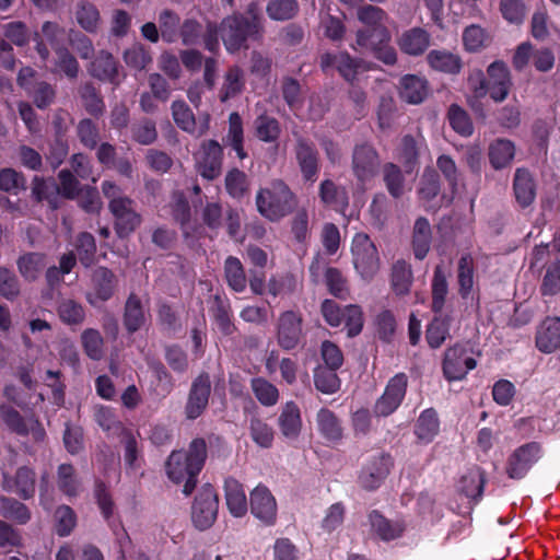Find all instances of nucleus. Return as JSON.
<instances>
[{
    "instance_id": "obj_1",
    "label": "nucleus",
    "mask_w": 560,
    "mask_h": 560,
    "mask_svg": "<svg viewBox=\"0 0 560 560\" xmlns=\"http://www.w3.org/2000/svg\"><path fill=\"white\" fill-rule=\"evenodd\" d=\"M207 457V445L203 439H195L187 452L174 451L166 462L170 479L178 483L185 481L184 493L190 494L196 487V476L200 472Z\"/></svg>"
},
{
    "instance_id": "obj_2",
    "label": "nucleus",
    "mask_w": 560,
    "mask_h": 560,
    "mask_svg": "<svg viewBox=\"0 0 560 560\" xmlns=\"http://www.w3.org/2000/svg\"><path fill=\"white\" fill-rule=\"evenodd\" d=\"M298 197L282 179H273L256 195L258 212L271 222H279L293 212Z\"/></svg>"
},
{
    "instance_id": "obj_3",
    "label": "nucleus",
    "mask_w": 560,
    "mask_h": 560,
    "mask_svg": "<svg viewBox=\"0 0 560 560\" xmlns=\"http://www.w3.org/2000/svg\"><path fill=\"white\" fill-rule=\"evenodd\" d=\"M102 192L109 200L108 208L115 218L116 232L119 236L129 235L141 222L133 200L125 196L121 188L110 180L103 182Z\"/></svg>"
},
{
    "instance_id": "obj_4",
    "label": "nucleus",
    "mask_w": 560,
    "mask_h": 560,
    "mask_svg": "<svg viewBox=\"0 0 560 560\" xmlns=\"http://www.w3.org/2000/svg\"><path fill=\"white\" fill-rule=\"evenodd\" d=\"M358 20L369 28L357 32L355 46L353 48H375L380 44L388 43L390 35L386 23L387 13L380 7L364 4L357 11Z\"/></svg>"
},
{
    "instance_id": "obj_5",
    "label": "nucleus",
    "mask_w": 560,
    "mask_h": 560,
    "mask_svg": "<svg viewBox=\"0 0 560 560\" xmlns=\"http://www.w3.org/2000/svg\"><path fill=\"white\" fill-rule=\"evenodd\" d=\"M352 262L365 280L373 279L381 269V258L375 244L365 233L354 235L351 245Z\"/></svg>"
},
{
    "instance_id": "obj_6",
    "label": "nucleus",
    "mask_w": 560,
    "mask_h": 560,
    "mask_svg": "<svg viewBox=\"0 0 560 560\" xmlns=\"http://www.w3.org/2000/svg\"><path fill=\"white\" fill-rule=\"evenodd\" d=\"M180 16L172 9H163L159 12L158 24L154 22L144 23L141 35L152 44L162 39L166 44H174L179 39Z\"/></svg>"
},
{
    "instance_id": "obj_7",
    "label": "nucleus",
    "mask_w": 560,
    "mask_h": 560,
    "mask_svg": "<svg viewBox=\"0 0 560 560\" xmlns=\"http://www.w3.org/2000/svg\"><path fill=\"white\" fill-rule=\"evenodd\" d=\"M541 445L538 442H528L515 448L508 457L505 472L511 479H522L528 470L540 459Z\"/></svg>"
},
{
    "instance_id": "obj_8",
    "label": "nucleus",
    "mask_w": 560,
    "mask_h": 560,
    "mask_svg": "<svg viewBox=\"0 0 560 560\" xmlns=\"http://www.w3.org/2000/svg\"><path fill=\"white\" fill-rule=\"evenodd\" d=\"M219 501L213 487L207 485L198 493L191 508L194 525L205 530L210 528L218 515Z\"/></svg>"
},
{
    "instance_id": "obj_9",
    "label": "nucleus",
    "mask_w": 560,
    "mask_h": 560,
    "mask_svg": "<svg viewBox=\"0 0 560 560\" xmlns=\"http://www.w3.org/2000/svg\"><path fill=\"white\" fill-rule=\"evenodd\" d=\"M381 160L370 144L355 145L352 153V172L361 185L372 180L378 173Z\"/></svg>"
},
{
    "instance_id": "obj_10",
    "label": "nucleus",
    "mask_w": 560,
    "mask_h": 560,
    "mask_svg": "<svg viewBox=\"0 0 560 560\" xmlns=\"http://www.w3.org/2000/svg\"><path fill=\"white\" fill-rule=\"evenodd\" d=\"M408 386V378L404 373L392 377L384 394L376 400L374 413L380 417L392 415L401 404Z\"/></svg>"
},
{
    "instance_id": "obj_11",
    "label": "nucleus",
    "mask_w": 560,
    "mask_h": 560,
    "mask_svg": "<svg viewBox=\"0 0 560 560\" xmlns=\"http://www.w3.org/2000/svg\"><path fill=\"white\" fill-rule=\"evenodd\" d=\"M220 36L229 51H237L245 46L248 37L258 38L243 21L242 14H233L223 19Z\"/></svg>"
},
{
    "instance_id": "obj_12",
    "label": "nucleus",
    "mask_w": 560,
    "mask_h": 560,
    "mask_svg": "<svg viewBox=\"0 0 560 560\" xmlns=\"http://www.w3.org/2000/svg\"><path fill=\"white\" fill-rule=\"evenodd\" d=\"M476 368L474 358L467 355L462 345H454L446 349L443 360V373L448 381L462 380L468 371Z\"/></svg>"
},
{
    "instance_id": "obj_13",
    "label": "nucleus",
    "mask_w": 560,
    "mask_h": 560,
    "mask_svg": "<svg viewBox=\"0 0 560 560\" xmlns=\"http://www.w3.org/2000/svg\"><path fill=\"white\" fill-rule=\"evenodd\" d=\"M222 147L214 140L205 141L196 156L198 173L209 180L219 177L222 171Z\"/></svg>"
},
{
    "instance_id": "obj_14",
    "label": "nucleus",
    "mask_w": 560,
    "mask_h": 560,
    "mask_svg": "<svg viewBox=\"0 0 560 560\" xmlns=\"http://www.w3.org/2000/svg\"><path fill=\"white\" fill-rule=\"evenodd\" d=\"M302 315L294 311L280 314L277 326V338L280 347L285 350L294 349L302 337Z\"/></svg>"
},
{
    "instance_id": "obj_15",
    "label": "nucleus",
    "mask_w": 560,
    "mask_h": 560,
    "mask_svg": "<svg viewBox=\"0 0 560 560\" xmlns=\"http://www.w3.org/2000/svg\"><path fill=\"white\" fill-rule=\"evenodd\" d=\"M211 393V381L208 374H200L191 384L185 415L187 419L194 420L200 417L206 410Z\"/></svg>"
},
{
    "instance_id": "obj_16",
    "label": "nucleus",
    "mask_w": 560,
    "mask_h": 560,
    "mask_svg": "<svg viewBox=\"0 0 560 560\" xmlns=\"http://www.w3.org/2000/svg\"><path fill=\"white\" fill-rule=\"evenodd\" d=\"M294 155L303 178L307 182H315L319 171V156L314 143L303 137H298Z\"/></svg>"
},
{
    "instance_id": "obj_17",
    "label": "nucleus",
    "mask_w": 560,
    "mask_h": 560,
    "mask_svg": "<svg viewBox=\"0 0 560 560\" xmlns=\"http://www.w3.org/2000/svg\"><path fill=\"white\" fill-rule=\"evenodd\" d=\"M250 511L255 517L266 525H272L277 518V503L271 492L264 486L250 492Z\"/></svg>"
},
{
    "instance_id": "obj_18",
    "label": "nucleus",
    "mask_w": 560,
    "mask_h": 560,
    "mask_svg": "<svg viewBox=\"0 0 560 560\" xmlns=\"http://www.w3.org/2000/svg\"><path fill=\"white\" fill-rule=\"evenodd\" d=\"M488 93L494 102H502L506 98L512 86L511 73L503 61L492 62L488 69Z\"/></svg>"
},
{
    "instance_id": "obj_19",
    "label": "nucleus",
    "mask_w": 560,
    "mask_h": 560,
    "mask_svg": "<svg viewBox=\"0 0 560 560\" xmlns=\"http://www.w3.org/2000/svg\"><path fill=\"white\" fill-rule=\"evenodd\" d=\"M36 475L27 466L16 469L13 476L3 474L2 487L4 490L15 493L22 499H30L35 493Z\"/></svg>"
},
{
    "instance_id": "obj_20",
    "label": "nucleus",
    "mask_w": 560,
    "mask_h": 560,
    "mask_svg": "<svg viewBox=\"0 0 560 560\" xmlns=\"http://www.w3.org/2000/svg\"><path fill=\"white\" fill-rule=\"evenodd\" d=\"M92 292L88 293L86 300L95 305L97 302L109 300L116 288L115 275L104 267L96 268L92 273Z\"/></svg>"
},
{
    "instance_id": "obj_21",
    "label": "nucleus",
    "mask_w": 560,
    "mask_h": 560,
    "mask_svg": "<svg viewBox=\"0 0 560 560\" xmlns=\"http://www.w3.org/2000/svg\"><path fill=\"white\" fill-rule=\"evenodd\" d=\"M277 423L284 439L298 440L303 428L302 413L298 404L292 400L283 404Z\"/></svg>"
},
{
    "instance_id": "obj_22",
    "label": "nucleus",
    "mask_w": 560,
    "mask_h": 560,
    "mask_svg": "<svg viewBox=\"0 0 560 560\" xmlns=\"http://www.w3.org/2000/svg\"><path fill=\"white\" fill-rule=\"evenodd\" d=\"M392 458L381 454L374 457L360 475V483L364 489L374 490L389 474Z\"/></svg>"
},
{
    "instance_id": "obj_23",
    "label": "nucleus",
    "mask_w": 560,
    "mask_h": 560,
    "mask_svg": "<svg viewBox=\"0 0 560 560\" xmlns=\"http://www.w3.org/2000/svg\"><path fill=\"white\" fill-rule=\"evenodd\" d=\"M513 191L517 203L525 208L536 197V183L532 173L523 167L516 168L513 177Z\"/></svg>"
},
{
    "instance_id": "obj_24",
    "label": "nucleus",
    "mask_w": 560,
    "mask_h": 560,
    "mask_svg": "<svg viewBox=\"0 0 560 560\" xmlns=\"http://www.w3.org/2000/svg\"><path fill=\"white\" fill-rule=\"evenodd\" d=\"M515 153L514 142L504 138L494 139L488 147L489 163L495 171L510 167Z\"/></svg>"
},
{
    "instance_id": "obj_25",
    "label": "nucleus",
    "mask_w": 560,
    "mask_h": 560,
    "mask_svg": "<svg viewBox=\"0 0 560 560\" xmlns=\"http://www.w3.org/2000/svg\"><path fill=\"white\" fill-rule=\"evenodd\" d=\"M536 346L545 353H551L560 346V319L558 317H548L540 324L536 332Z\"/></svg>"
},
{
    "instance_id": "obj_26",
    "label": "nucleus",
    "mask_w": 560,
    "mask_h": 560,
    "mask_svg": "<svg viewBox=\"0 0 560 560\" xmlns=\"http://www.w3.org/2000/svg\"><path fill=\"white\" fill-rule=\"evenodd\" d=\"M65 36V30L57 23L45 22L40 30V39L36 45V50L40 58L43 60H46L48 58L49 49L47 48V45H49L56 51H58V49H62Z\"/></svg>"
},
{
    "instance_id": "obj_27",
    "label": "nucleus",
    "mask_w": 560,
    "mask_h": 560,
    "mask_svg": "<svg viewBox=\"0 0 560 560\" xmlns=\"http://www.w3.org/2000/svg\"><path fill=\"white\" fill-rule=\"evenodd\" d=\"M171 108L173 119L180 129L197 137H201L206 133L208 129V122L206 121L200 126H197L192 112L184 101H174Z\"/></svg>"
},
{
    "instance_id": "obj_28",
    "label": "nucleus",
    "mask_w": 560,
    "mask_h": 560,
    "mask_svg": "<svg viewBox=\"0 0 560 560\" xmlns=\"http://www.w3.org/2000/svg\"><path fill=\"white\" fill-rule=\"evenodd\" d=\"M89 72L102 81L115 83L118 78V62L110 52L101 50L91 62Z\"/></svg>"
},
{
    "instance_id": "obj_29",
    "label": "nucleus",
    "mask_w": 560,
    "mask_h": 560,
    "mask_svg": "<svg viewBox=\"0 0 560 560\" xmlns=\"http://www.w3.org/2000/svg\"><path fill=\"white\" fill-rule=\"evenodd\" d=\"M432 241V230L425 218H418L415 222L411 235V247L417 259L427 257Z\"/></svg>"
},
{
    "instance_id": "obj_30",
    "label": "nucleus",
    "mask_w": 560,
    "mask_h": 560,
    "mask_svg": "<svg viewBox=\"0 0 560 560\" xmlns=\"http://www.w3.org/2000/svg\"><path fill=\"white\" fill-rule=\"evenodd\" d=\"M74 18L77 23L88 33H96L102 24L100 10L88 0H80L75 4Z\"/></svg>"
},
{
    "instance_id": "obj_31",
    "label": "nucleus",
    "mask_w": 560,
    "mask_h": 560,
    "mask_svg": "<svg viewBox=\"0 0 560 560\" xmlns=\"http://www.w3.org/2000/svg\"><path fill=\"white\" fill-rule=\"evenodd\" d=\"M430 43L429 34L422 28H411L401 34L398 39L400 49L411 56L424 52Z\"/></svg>"
},
{
    "instance_id": "obj_32",
    "label": "nucleus",
    "mask_w": 560,
    "mask_h": 560,
    "mask_svg": "<svg viewBox=\"0 0 560 560\" xmlns=\"http://www.w3.org/2000/svg\"><path fill=\"white\" fill-rule=\"evenodd\" d=\"M428 94L427 81L415 74H407L400 80V96L410 104L423 102Z\"/></svg>"
},
{
    "instance_id": "obj_33",
    "label": "nucleus",
    "mask_w": 560,
    "mask_h": 560,
    "mask_svg": "<svg viewBox=\"0 0 560 560\" xmlns=\"http://www.w3.org/2000/svg\"><path fill=\"white\" fill-rule=\"evenodd\" d=\"M369 521L372 532L382 540H392L400 537L404 526L398 522H390L377 511L369 514Z\"/></svg>"
},
{
    "instance_id": "obj_34",
    "label": "nucleus",
    "mask_w": 560,
    "mask_h": 560,
    "mask_svg": "<svg viewBox=\"0 0 560 560\" xmlns=\"http://www.w3.org/2000/svg\"><path fill=\"white\" fill-rule=\"evenodd\" d=\"M225 499L230 512L241 517L247 512V500L243 486L235 479L225 481Z\"/></svg>"
},
{
    "instance_id": "obj_35",
    "label": "nucleus",
    "mask_w": 560,
    "mask_h": 560,
    "mask_svg": "<svg viewBox=\"0 0 560 560\" xmlns=\"http://www.w3.org/2000/svg\"><path fill=\"white\" fill-rule=\"evenodd\" d=\"M413 282L411 266L405 260H397L392 266L390 283L398 295H406L410 292Z\"/></svg>"
},
{
    "instance_id": "obj_36",
    "label": "nucleus",
    "mask_w": 560,
    "mask_h": 560,
    "mask_svg": "<svg viewBox=\"0 0 560 560\" xmlns=\"http://www.w3.org/2000/svg\"><path fill=\"white\" fill-rule=\"evenodd\" d=\"M147 320V312L144 311L140 299L136 294H130L126 301L124 324L128 331L135 332L139 330Z\"/></svg>"
},
{
    "instance_id": "obj_37",
    "label": "nucleus",
    "mask_w": 560,
    "mask_h": 560,
    "mask_svg": "<svg viewBox=\"0 0 560 560\" xmlns=\"http://www.w3.org/2000/svg\"><path fill=\"white\" fill-rule=\"evenodd\" d=\"M20 275L27 281L36 280L46 267L45 255L39 253H26L18 261Z\"/></svg>"
},
{
    "instance_id": "obj_38",
    "label": "nucleus",
    "mask_w": 560,
    "mask_h": 560,
    "mask_svg": "<svg viewBox=\"0 0 560 560\" xmlns=\"http://www.w3.org/2000/svg\"><path fill=\"white\" fill-rule=\"evenodd\" d=\"M224 275L229 287L235 292H243L247 284L246 273L241 260L229 256L224 261Z\"/></svg>"
},
{
    "instance_id": "obj_39",
    "label": "nucleus",
    "mask_w": 560,
    "mask_h": 560,
    "mask_svg": "<svg viewBox=\"0 0 560 560\" xmlns=\"http://www.w3.org/2000/svg\"><path fill=\"white\" fill-rule=\"evenodd\" d=\"M485 472L480 468H472L464 475L458 485V491L469 499H478L482 494Z\"/></svg>"
},
{
    "instance_id": "obj_40",
    "label": "nucleus",
    "mask_w": 560,
    "mask_h": 560,
    "mask_svg": "<svg viewBox=\"0 0 560 560\" xmlns=\"http://www.w3.org/2000/svg\"><path fill=\"white\" fill-rule=\"evenodd\" d=\"M57 314L60 320L69 326H79L85 319L84 307L72 299H63L58 303Z\"/></svg>"
},
{
    "instance_id": "obj_41",
    "label": "nucleus",
    "mask_w": 560,
    "mask_h": 560,
    "mask_svg": "<svg viewBox=\"0 0 560 560\" xmlns=\"http://www.w3.org/2000/svg\"><path fill=\"white\" fill-rule=\"evenodd\" d=\"M427 59L433 69L442 72L458 73L462 68L459 57L445 50H432Z\"/></svg>"
},
{
    "instance_id": "obj_42",
    "label": "nucleus",
    "mask_w": 560,
    "mask_h": 560,
    "mask_svg": "<svg viewBox=\"0 0 560 560\" xmlns=\"http://www.w3.org/2000/svg\"><path fill=\"white\" fill-rule=\"evenodd\" d=\"M320 433L329 441H338L342 438V428L336 415L329 409L322 408L316 416Z\"/></svg>"
},
{
    "instance_id": "obj_43",
    "label": "nucleus",
    "mask_w": 560,
    "mask_h": 560,
    "mask_svg": "<svg viewBox=\"0 0 560 560\" xmlns=\"http://www.w3.org/2000/svg\"><path fill=\"white\" fill-rule=\"evenodd\" d=\"M450 336V320L445 316H435L428 325L425 340L430 348H440Z\"/></svg>"
},
{
    "instance_id": "obj_44",
    "label": "nucleus",
    "mask_w": 560,
    "mask_h": 560,
    "mask_svg": "<svg viewBox=\"0 0 560 560\" xmlns=\"http://www.w3.org/2000/svg\"><path fill=\"white\" fill-rule=\"evenodd\" d=\"M419 145L411 136H405L397 149V160L404 165L406 173H410L418 164Z\"/></svg>"
},
{
    "instance_id": "obj_45",
    "label": "nucleus",
    "mask_w": 560,
    "mask_h": 560,
    "mask_svg": "<svg viewBox=\"0 0 560 560\" xmlns=\"http://www.w3.org/2000/svg\"><path fill=\"white\" fill-rule=\"evenodd\" d=\"M491 42V36L479 25L472 24L464 30L463 44L468 51L487 48Z\"/></svg>"
},
{
    "instance_id": "obj_46",
    "label": "nucleus",
    "mask_w": 560,
    "mask_h": 560,
    "mask_svg": "<svg viewBox=\"0 0 560 560\" xmlns=\"http://www.w3.org/2000/svg\"><path fill=\"white\" fill-rule=\"evenodd\" d=\"M0 514L18 524H26L31 520L28 508L12 498H0Z\"/></svg>"
},
{
    "instance_id": "obj_47",
    "label": "nucleus",
    "mask_w": 560,
    "mask_h": 560,
    "mask_svg": "<svg viewBox=\"0 0 560 560\" xmlns=\"http://www.w3.org/2000/svg\"><path fill=\"white\" fill-rule=\"evenodd\" d=\"M448 292L446 273L442 266L438 265L434 269L432 279V311L440 313L445 304Z\"/></svg>"
},
{
    "instance_id": "obj_48",
    "label": "nucleus",
    "mask_w": 560,
    "mask_h": 560,
    "mask_svg": "<svg viewBox=\"0 0 560 560\" xmlns=\"http://www.w3.org/2000/svg\"><path fill=\"white\" fill-rule=\"evenodd\" d=\"M439 432V419L432 409L424 410L418 418L415 433L419 440L428 443Z\"/></svg>"
},
{
    "instance_id": "obj_49",
    "label": "nucleus",
    "mask_w": 560,
    "mask_h": 560,
    "mask_svg": "<svg viewBox=\"0 0 560 560\" xmlns=\"http://www.w3.org/2000/svg\"><path fill=\"white\" fill-rule=\"evenodd\" d=\"M329 10V7L326 10H320L319 25L327 38L334 42L342 40L346 34V26L339 18L331 15Z\"/></svg>"
},
{
    "instance_id": "obj_50",
    "label": "nucleus",
    "mask_w": 560,
    "mask_h": 560,
    "mask_svg": "<svg viewBox=\"0 0 560 560\" xmlns=\"http://www.w3.org/2000/svg\"><path fill=\"white\" fill-rule=\"evenodd\" d=\"M320 201L326 206H347L348 196L343 188L336 185L331 179L320 183L318 189Z\"/></svg>"
},
{
    "instance_id": "obj_51",
    "label": "nucleus",
    "mask_w": 560,
    "mask_h": 560,
    "mask_svg": "<svg viewBox=\"0 0 560 560\" xmlns=\"http://www.w3.org/2000/svg\"><path fill=\"white\" fill-rule=\"evenodd\" d=\"M252 389L255 394L257 400L266 406L271 407L275 406L279 400V390L278 388L262 377H256L252 380Z\"/></svg>"
},
{
    "instance_id": "obj_52",
    "label": "nucleus",
    "mask_w": 560,
    "mask_h": 560,
    "mask_svg": "<svg viewBox=\"0 0 560 560\" xmlns=\"http://www.w3.org/2000/svg\"><path fill=\"white\" fill-rule=\"evenodd\" d=\"M81 343L85 354L92 360H101L104 355V339L101 332L88 328L81 334Z\"/></svg>"
},
{
    "instance_id": "obj_53",
    "label": "nucleus",
    "mask_w": 560,
    "mask_h": 560,
    "mask_svg": "<svg viewBox=\"0 0 560 560\" xmlns=\"http://www.w3.org/2000/svg\"><path fill=\"white\" fill-rule=\"evenodd\" d=\"M383 179L385 186L394 198H399L405 192V180L400 168L394 163L383 166Z\"/></svg>"
},
{
    "instance_id": "obj_54",
    "label": "nucleus",
    "mask_w": 560,
    "mask_h": 560,
    "mask_svg": "<svg viewBox=\"0 0 560 560\" xmlns=\"http://www.w3.org/2000/svg\"><path fill=\"white\" fill-rule=\"evenodd\" d=\"M299 11L296 0H270L266 12L271 20L287 21L293 19Z\"/></svg>"
},
{
    "instance_id": "obj_55",
    "label": "nucleus",
    "mask_w": 560,
    "mask_h": 560,
    "mask_svg": "<svg viewBox=\"0 0 560 560\" xmlns=\"http://www.w3.org/2000/svg\"><path fill=\"white\" fill-rule=\"evenodd\" d=\"M447 118L451 127L460 136L469 137L472 133L474 127L469 115L457 104L450 106Z\"/></svg>"
},
{
    "instance_id": "obj_56",
    "label": "nucleus",
    "mask_w": 560,
    "mask_h": 560,
    "mask_svg": "<svg viewBox=\"0 0 560 560\" xmlns=\"http://www.w3.org/2000/svg\"><path fill=\"white\" fill-rule=\"evenodd\" d=\"M315 387L324 394H334L340 388V380L335 369L318 368L314 373Z\"/></svg>"
},
{
    "instance_id": "obj_57",
    "label": "nucleus",
    "mask_w": 560,
    "mask_h": 560,
    "mask_svg": "<svg viewBox=\"0 0 560 560\" xmlns=\"http://www.w3.org/2000/svg\"><path fill=\"white\" fill-rule=\"evenodd\" d=\"M228 143L235 150L237 156L243 160L246 152L243 148V125L242 118L237 113H232L229 117Z\"/></svg>"
},
{
    "instance_id": "obj_58",
    "label": "nucleus",
    "mask_w": 560,
    "mask_h": 560,
    "mask_svg": "<svg viewBox=\"0 0 560 560\" xmlns=\"http://www.w3.org/2000/svg\"><path fill=\"white\" fill-rule=\"evenodd\" d=\"M249 433L253 441L264 448H269L275 439L272 428L259 418H252L249 424Z\"/></svg>"
},
{
    "instance_id": "obj_59",
    "label": "nucleus",
    "mask_w": 560,
    "mask_h": 560,
    "mask_svg": "<svg viewBox=\"0 0 560 560\" xmlns=\"http://www.w3.org/2000/svg\"><path fill=\"white\" fill-rule=\"evenodd\" d=\"M244 86L243 71L238 67H232L224 77V83L221 89L220 98L225 102L241 93Z\"/></svg>"
},
{
    "instance_id": "obj_60",
    "label": "nucleus",
    "mask_w": 560,
    "mask_h": 560,
    "mask_svg": "<svg viewBox=\"0 0 560 560\" xmlns=\"http://www.w3.org/2000/svg\"><path fill=\"white\" fill-rule=\"evenodd\" d=\"M459 293L466 298L474 285V260L470 255H464L458 261Z\"/></svg>"
},
{
    "instance_id": "obj_61",
    "label": "nucleus",
    "mask_w": 560,
    "mask_h": 560,
    "mask_svg": "<svg viewBox=\"0 0 560 560\" xmlns=\"http://www.w3.org/2000/svg\"><path fill=\"white\" fill-rule=\"evenodd\" d=\"M58 488L66 495L74 497L80 489V482L75 476V470L71 465L62 464L58 468Z\"/></svg>"
},
{
    "instance_id": "obj_62",
    "label": "nucleus",
    "mask_w": 560,
    "mask_h": 560,
    "mask_svg": "<svg viewBox=\"0 0 560 560\" xmlns=\"http://www.w3.org/2000/svg\"><path fill=\"white\" fill-rule=\"evenodd\" d=\"M256 136L265 142L276 141L280 135V126L276 118L261 115L255 120Z\"/></svg>"
},
{
    "instance_id": "obj_63",
    "label": "nucleus",
    "mask_w": 560,
    "mask_h": 560,
    "mask_svg": "<svg viewBox=\"0 0 560 560\" xmlns=\"http://www.w3.org/2000/svg\"><path fill=\"white\" fill-rule=\"evenodd\" d=\"M124 60L127 66L142 70L152 61V58L142 44H133L125 50Z\"/></svg>"
},
{
    "instance_id": "obj_64",
    "label": "nucleus",
    "mask_w": 560,
    "mask_h": 560,
    "mask_svg": "<svg viewBox=\"0 0 560 560\" xmlns=\"http://www.w3.org/2000/svg\"><path fill=\"white\" fill-rule=\"evenodd\" d=\"M540 290L544 295H555L560 292V260L548 266Z\"/></svg>"
}]
</instances>
